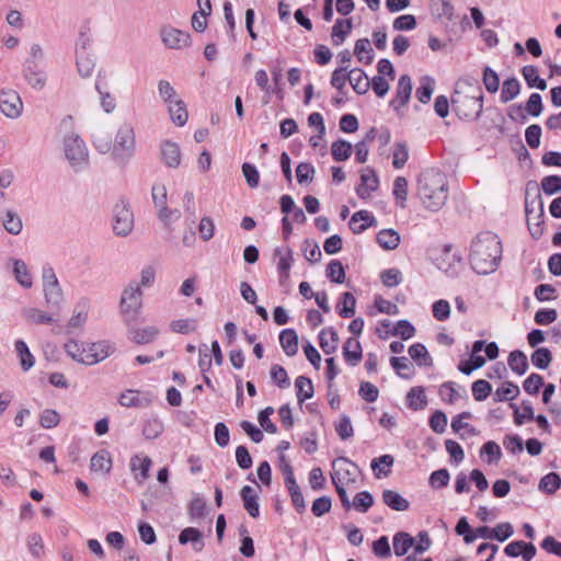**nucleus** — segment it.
<instances>
[{"instance_id":"bf43d9fd","label":"nucleus","mask_w":561,"mask_h":561,"mask_svg":"<svg viewBox=\"0 0 561 561\" xmlns=\"http://www.w3.org/2000/svg\"><path fill=\"white\" fill-rule=\"evenodd\" d=\"M327 277L331 282L342 284L345 280V270L339 260H332L327 266Z\"/></svg>"},{"instance_id":"a878e982","label":"nucleus","mask_w":561,"mask_h":561,"mask_svg":"<svg viewBox=\"0 0 561 561\" xmlns=\"http://www.w3.org/2000/svg\"><path fill=\"white\" fill-rule=\"evenodd\" d=\"M343 356L350 365H357L362 359L360 343L354 337H348L343 346Z\"/></svg>"},{"instance_id":"09e8293b","label":"nucleus","mask_w":561,"mask_h":561,"mask_svg":"<svg viewBox=\"0 0 561 561\" xmlns=\"http://www.w3.org/2000/svg\"><path fill=\"white\" fill-rule=\"evenodd\" d=\"M525 213L526 215L536 214L543 215V201L540 193L537 191L533 196L529 191H526L525 196Z\"/></svg>"},{"instance_id":"13d9d810","label":"nucleus","mask_w":561,"mask_h":561,"mask_svg":"<svg viewBox=\"0 0 561 561\" xmlns=\"http://www.w3.org/2000/svg\"><path fill=\"white\" fill-rule=\"evenodd\" d=\"M482 82H483V85L485 88V90L489 92V93H495L497 92L499 88H500V79H499V76L497 73L489 66H485L483 68V73H482Z\"/></svg>"},{"instance_id":"6ab92c4d","label":"nucleus","mask_w":561,"mask_h":561,"mask_svg":"<svg viewBox=\"0 0 561 561\" xmlns=\"http://www.w3.org/2000/svg\"><path fill=\"white\" fill-rule=\"evenodd\" d=\"M112 351V346L105 341L92 343L87 347V356L85 358H83V364L93 365L99 362H102L103 359L110 356Z\"/></svg>"},{"instance_id":"f03ea898","label":"nucleus","mask_w":561,"mask_h":561,"mask_svg":"<svg viewBox=\"0 0 561 561\" xmlns=\"http://www.w3.org/2000/svg\"><path fill=\"white\" fill-rule=\"evenodd\" d=\"M417 194L425 208L437 211L448 198L446 175L436 169L423 171L417 180Z\"/></svg>"},{"instance_id":"79ce46f5","label":"nucleus","mask_w":561,"mask_h":561,"mask_svg":"<svg viewBox=\"0 0 561 561\" xmlns=\"http://www.w3.org/2000/svg\"><path fill=\"white\" fill-rule=\"evenodd\" d=\"M275 255H280L279 261L277 263V271L279 273V279L282 283L284 279H287L289 277V270L294 261L293 252L289 248H287L285 254L282 255V250L277 248L275 250Z\"/></svg>"},{"instance_id":"2eb2a0df","label":"nucleus","mask_w":561,"mask_h":561,"mask_svg":"<svg viewBox=\"0 0 561 561\" xmlns=\"http://www.w3.org/2000/svg\"><path fill=\"white\" fill-rule=\"evenodd\" d=\"M504 553L511 558H517L522 556L524 561H530L537 553L536 547L531 542H525L523 540H516L510 542L504 548Z\"/></svg>"},{"instance_id":"4d7b16f0","label":"nucleus","mask_w":561,"mask_h":561,"mask_svg":"<svg viewBox=\"0 0 561 561\" xmlns=\"http://www.w3.org/2000/svg\"><path fill=\"white\" fill-rule=\"evenodd\" d=\"M3 227L9 233L16 236L22 231L23 225L16 213L7 210L3 218Z\"/></svg>"},{"instance_id":"5701e85b","label":"nucleus","mask_w":561,"mask_h":561,"mask_svg":"<svg viewBox=\"0 0 561 561\" xmlns=\"http://www.w3.org/2000/svg\"><path fill=\"white\" fill-rule=\"evenodd\" d=\"M394 463V458L391 455H382L374 458L370 468L377 479L387 478L391 473V468Z\"/></svg>"},{"instance_id":"ddd939ff","label":"nucleus","mask_w":561,"mask_h":561,"mask_svg":"<svg viewBox=\"0 0 561 561\" xmlns=\"http://www.w3.org/2000/svg\"><path fill=\"white\" fill-rule=\"evenodd\" d=\"M379 179L374 169L367 167L360 170V184L356 187V194L359 198H369L371 193L377 191Z\"/></svg>"},{"instance_id":"37998d69","label":"nucleus","mask_w":561,"mask_h":561,"mask_svg":"<svg viewBox=\"0 0 561 561\" xmlns=\"http://www.w3.org/2000/svg\"><path fill=\"white\" fill-rule=\"evenodd\" d=\"M427 403L424 389L422 387H413L407 394V404L412 410H422Z\"/></svg>"},{"instance_id":"473e14b6","label":"nucleus","mask_w":561,"mask_h":561,"mask_svg":"<svg viewBox=\"0 0 561 561\" xmlns=\"http://www.w3.org/2000/svg\"><path fill=\"white\" fill-rule=\"evenodd\" d=\"M14 347L16 355L20 359L21 368L24 371L30 370L35 364V358L33 354L30 352L28 346L23 340H16L14 343Z\"/></svg>"},{"instance_id":"2f4dec72","label":"nucleus","mask_w":561,"mask_h":561,"mask_svg":"<svg viewBox=\"0 0 561 561\" xmlns=\"http://www.w3.org/2000/svg\"><path fill=\"white\" fill-rule=\"evenodd\" d=\"M352 27L353 24L351 19L336 20L335 24L332 27L331 34L333 45H341L345 41L346 36L351 33Z\"/></svg>"},{"instance_id":"ea45409f","label":"nucleus","mask_w":561,"mask_h":561,"mask_svg":"<svg viewBox=\"0 0 561 561\" xmlns=\"http://www.w3.org/2000/svg\"><path fill=\"white\" fill-rule=\"evenodd\" d=\"M409 355L417 363L419 366H433V359L422 343L412 344L409 347Z\"/></svg>"},{"instance_id":"69168bd1","label":"nucleus","mask_w":561,"mask_h":561,"mask_svg":"<svg viewBox=\"0 0 561 561\" xmlns=\"http://www.w3.org/2000/svg\"><path fill=\"white\" fill-rule=\"evenodd\" d=\"M471 390H472V396H473L474 400L483 401L492 392V386L489 381H486L484 379H479L472 383Z\"/></svg>"},{"instance_id":"774afa93","label":"nucleus","mask_w":561,"mask_h":561,"mask_svg":"<svg viewBox=\"0 0 561 561\" xmlns=\"http://www.w3.org/2000/svg\"><path fill=\"white\" fill-rule=\"evenodd\" d=\"M541 190L547 195H553L561 191V176L548 175L541 180Z\"/></svg>"},{"instance_id":"f257e3e1","label":"nucleus","mask_w":561,"mask_h":561,"mask_svg":"<svg viewBox=\"0 0 561 561\" xmlns=\"http://www.w3.org/2000/svg\"><path fill=\"white\" fill-rule=\"evenodd\" d=\"M502 257V243L499 237L485 231L479 233L471 242L469 262L471 268L480 275L496 271Z\"/></svg>"},{"instance_id":"9b49d317","label":"nucleus","mask_w":561,"mask_h":561,"mask_svg":"<svg viewBox=\"0 0 561 561\" xmlns=\"http://www.w3.org/2000/svg\"><path fill=\"white\" fill-rule=\"evenodd\" d=\"M461 257L453 252L450 244H445L442 253L435 259L436 266L449 276L457 274V266L460 265Z\"/></svg>"},{"instance_id":"4c0bfd02","label":"nucleus","mask_w":561,"mask_h":561,"mask_svg":"<svg viewBox=\"0 0 561 561\" xmlns=\"http://www.w3.org/2000/svg\"><path fill=\"white\" fill-rule=\"evenodd\" d=\"M296 396L299 403L305 402L313 396V385L310 378L299 376L295 380Z\"/></svg>"},{"instance_id":"603ef678","label":"nucleus","mask_w":561,"mask_h":561,"mask_svg":"<svg viewBox=\"0 0 561 561\" xmlns=\"http://www.w3.org/2000/svg\"><path fill=\"white\" fill-rule=\"evenodd\" d=\"M519 388L512 381H505L495 391V401H510L515 399L519 394Z\"/></svg>"},{"instance_id":"e433bc0d","label":"nucleus","mask_w":561,"mask_h":561,"mask_svg":"<svg viewBox=\"0 0 561 561\" xmlns=\"http://www.w3.org/2000/svg\"><path fill=\"white\" fill-rule=\"evenodd\" d=\"M377 243L385 250H394L400 243V234L393 229H383L377 233Z\"/></svg>"},{"instance_id":"3c124183","label":"nucleus","mask_w":561,"mask_h":561,"mask_svg":"<svg viewBox=\"0 0 561 561\" xmlns=\"http://www.w3.org/2000/svg\"><path fill=\"white\" fill-rule=\"evenodd\" d=\"M543 218H545V214L539 215L538 213H536V214L526 215L528 230H529L531 237L536 240L539 239L543 233V230H545Z\"/></svg>"},{"instance_id":"c9c22d12","label":"nucleus","mask_w":561,"mask_h":561,"mask_svg":"<svg viewBox=\"0 0 561 561\" xmlns=\"http://www.w3.org/2000/svg\"><path fill=\"white\" fill-rule=\"evenodd\" d=\"M354 54L358 61L370 65L374 60V50L368 38H359L355 43Z\"/></svg>"},{"instance_id":"cd10ccee","label":"nucleus","mask_w":561,"mask_h":561,"mask_svg":"<svg viewBox=\"0 0 561 561\" xmlns=\"http://www.w3.org/2000/svg\"><path fill=\"white\" fill-rule=\"evenodd\" d=\"M158 334L159 330L156 327H146L142 329L130 328L128 330L129 339L137 344L150 343L157 337Z\"/></svg>"},{"instance_id":"a18cd8bd","label":"nucleus","mask_w":561,"mask_h":561,"mask_svg":"<svg viewBox=\"0 0 561 561\" xmlns=\"http://www.w3.org/2000/svg\"><path fill=\"white\" fill-rule=\"evenodd\" d=\"M353 147L351 142L344 139H337L331 146V154L335 161H345L352 154Z\"/></svg>"},{"instance_id":"6e6552de","label":"nucleus","mask_w":561,"mask_h":561,"mask_svg":"<svg viewBox=\"0 0 561 561\" xmlns=\"http://www.w3.org/2000/svg\"><path fill=\"white\" fill-rule=\"evenodd\" d=\"M134 228V215L129 207L119 203L114 207L113 231L116 236L126 237Z\"/></svg>"},{"instance_id":"39448f33","label":"nucleus","mask_w":561,"mask_h":561,"mask_svg":"<svg viewBox=\"0 0 561 561\" xmlns=\"http://www.w3.org/2000/svg\"><path fill=\"white\" fill-rule=\"evenodd\" d=\"M66 159L75 172H80L89 165V151L85 142L75 133L64 139Z\"/></svg>"},{"instance_id":"e2e57ef3","label":"nucleus","mask_w":561,"mask_h":561,"mask_svg":"<svg viewBox=\"0 0 561 561\" xmlns=\"http://www.w3.org/2000/svg\"><path fill=\"white\" fill-rule=\"evenodd\" d=\"M66 353L75 360L83 364L87 356V347L75 340H70L65 344Z\"/></svg>"},{"instance_id":"49530a36","label":"nucleus","mask_w":561,"mask_h":561,"mask_svg":"<svg viewBox=\"0 0 561 561\" xmlns=\"http://www.w3.org/2000/svg\"><path fill=\"white\" fill-rule=\"evenodd\" d=\"M390 364L401 378H412L414 374L413 366L407 357H391Z\"/></svg>"},{"instance_id":"412c9836","label":"nucleus","mask_w":561,"mask_h":561,"mask_svg":"<svg viewBox=\"0 0 561 561\" xmlns=\"http://www.w3.org/2000/svg\"><path fill=\"white\" fill-rule=\"evenodd\" d=\"M347 80L357 94H365L370 88V80L363 69L355 68L350 70Z\"/></svg>"},{"instance_id":"423d86ee","label":"nucleus","mask_w":561,"mask_h":561,"mask_svg":"<svg viewBox=\"0 0 561 561\" xmlns=\"http://www.w3.org/2000/svg\"><path fill=\"white\" fill-rule=\"evenodd\" d=\"M121 312L124 320L130 323L137 319L139 310L142 306V290L139 283L130 282L122 293Z\"/></svg>"},{"instance_id":"0eeeda50","label":"nucleus","mask_w":561,"mask_h":561,"mask_svg":"<svg viewBox=\"0 0 561 561\" xmlns=\"http://www.w3.org/2000/svg\"><path fill=\"white\" fill-rule=\"evenodd\" d=\"M332 471L330 473L332 483L345 485L356 481L355 470L358 469L357 465L344 456L335 458L332 463Z\"/></svg>"},{"instance_id":"7c9ffc66","label":"nucleus","mask_w":561,"mask_h":561,"mask_svg":"<svg viewBox=\"0 0 561 561\" xmlns=\"http://www.w3.org/2000/svg\"><path fill=\"white\" fill-rule=\"evenodd\" d=\"M168 111H169L171 121L176 126H184L186 124L187 118H188V112L186 110L185 103L181 99L174 100V102L172 104H169Z\"/></svg>"},{"instance_id":"0e129e2a","label":"nucleus","mask_w":561,"mask_h":561,"mask_svg":"<svg viewBox=\"0 0 561 561\" xmlns=\"http://www.w3.org/2000/svg\"><path fill=\"white\" fill-rule=\"evenodd\" d=\"M434 91V81L425 77L421 80V85L416 89L415 96L421 103H427Z\"/></svg>"},{"instance_id":"4be33fe9","label":"nucleus","mask_w":561,"mask_h":561,"mask_svg":"<svg viewBox=\"0 0 561 561\" xmlns=\"http://www.w3.org/2000/svg\"><path fill=\"white\" fill-rule=\"evenodd\" d=\"M241 499L243 501V506L249 515L253 518L259 517L260 515V505L257 502V494L254 489L250 485H244L240 492Z\"/></svg>"},{"instance_id":"393cba45","label":"nucleus","mask_w":561,"mask_h":561,"mask_svg":"<svg viewBox=\"0 0 561 561\" xmlns=\"http://www.w3.org/2000/svg\"><path fill=\"white\" fill-rule=\"evenodd\" d=\"M382 502L397 512H404L410 507V502L393 490H383Z\"/></svg>"},{"instance_id":"680f3d73","label":"nucleus","mask_w":561,"mask_h":561,"mask_svg":"<svg viewBox=\"0 0 561 561\" xmlns=\"http://www.w3.org/2000/svg\"><path fill=\"white\" fill-rule=\"evenodd\" d=\"M552 360L551 352L547 347L537 348L531 354V363L539 369H546Z\"/></svg>"},{"instance_id":"de8ad7c7","label":"nucleus","mask_w":561,"mask_h":561,"mask_svg":"<svg viewBox=\"0 0 561 561\" xmlns=\"http://www.w3.org/2000/svg\"><path fill=\"white\" fill-rule=\"evenodd\" d=\"M13 273L16 282L24 288L32 287V277L26 264L22 260H15L13 264Z\"/></svg>"},{"instance_id":"5fc2aeb1","label":"nucleus","mask_w":561,"mask_h":561,"mask_svg":"<svg viewBox=\"0 0 561 561\" xmlns=\"http://www.w3.org/2000/svg\"><path fill=\"white\" fill-rule=\"evenodd\" d=\"M24 319L35 324H48L53 322V318L45 311L37 308H26L22 311Z\"/></svg>"},{"instance_id":"aec40b11","label":"nucleus","mask_w":561,"mask_h":561,"mask_svg":"<svg viewBox=\"0 0 561 561\" xmlns=\"http://www.w3.org/2000/svg\"><path fill=\"white\" fill-rule=\"evenodd\" d=\"M348 225L354 233H362L368 227L376 226L377 220L368 210H359L353 214Z\"/></svg>"},{"instance_id":"c756f323","label":"nucleus","mask_w":561,"mask_h":561,"mask_svg":"<svg viewBox=\"0 0 561 561\" xmlns=\"http://www.w3.org/2000/svg\"><path fill=\"white\" fill-rule=\"evenodd\" d=\"M90 468L94 472L107 474L112 468V458L108 451L100 450L91 458Z\"/></svg>"},{"instance_id":"dca6fc26","label":"nucleus","mask_w":561,"mask_h":561,"mask_svg":"<svg viewBox=\"0 0 561 561\" xmlns=\"http://www.w3.org/2000/svg\"><path fill=\"white\" fill-rule=\"evenodd\" d=\"M151 466L152 461L148 456L135 455L130 458V471L139 484H142L149 478Z\"/></svg>"},{"instance_id":"58836bf2","label":"nucleus","mask_w":561,"mask_h":561,"mask_svg":"<svg viewBox=\"0 0 561 561\" xmlns=\"http://www.w3.org/2000/svg\"><path fill=\"white\" fill-rule=\"evenodd\" d=\"M522 75L529 88H537L541 91L547 89V83L538 76V69L536 66L528 65L523 67Z\"/></svg>"},{"instance_id":"f3484780","label":"nucleus","mask_w":561,"mask_h":561,"mask_svg":"<svg viewBox=\"0 0 561 561\" xmlns=\"http://www.w3.org/2000/svg\"><path fill=\"white\" fill-rule=\"evenodd\" d=\"M411 92V78L408 75H402L398 80L396 98L391 100L390 106H392L394 111H398L401 106H404L410 100Z\"/></svg>"},{"instance_id":"338daca9","label":"nucleus","mask_w":561,"mask_h":561,"mask_svg":"<svg viewBox=\"0 0 561 561\" xmlns=\"http://www.w3.org/2000/svg\"><path fill=\"white\" fill-rule=\"evenodd\" d=\"M353 506L362 513H366L374 504V497L368 491H362L354 496Z\"/></svg>"},{"instance_id":"72a5a7b5","label":"nucleus","mask_w":561,"mask_h":561,"mask_svg":"<svg viewBox=\"0 0 561 561\" xmlns=\"http://www.w3.org/2000/svg\"><path fill=\"white\" fill-rule=\"evenodd\" d=\"M202 533L194 527L184 528L179 536V542L181 545H186L187 542L193 543V548L195 551H201L204 547V542L202 540Z\"/></svg>"},{"instance_id":"20e7f679","label":"nucleus","mask_w":561,"mask_h":561,"mask_svg":"<svg viewBox=\"0 0 561 561\" xmlns=\"http://www.w3.org/2000/svg\"><path fill=\"white\" fill-rule=\"evenodd\" d=\"M451 107L456 115L461 119H478L483 107V93L481 89L478 88L477 95H467L456 92L451 98Z\"/></svg>"},{"instance_id":"9d476101","label":"nucleus","mask_w":561,"mask_h":561,"mask_svg":"<svg viewBox=\"0 0 561 561\" xmlns=\"http://www.w3.org/2000/svg\"><path fill=\"white\" fill-rule=\"evenodd\" d=\"M153 398V394L149 391L127 389L121 393L118 403L125 408H147L151 404Z\"/></svg>"},{"instance_id":"6e6d98bb","label":"nucleus","mask_w":561,"mask_h":561,"mask_svg":"<svg viewBox=\"0 0 561 561\" xmlns=\"http://www.w3.org/2000/svg\"><path fill=\"white\" fill-rule=\"evenodd\" d=\"M26 545L28 548L30 553L35 559H41L45 553V547L43 542V538L39 534L33 533L27 536Z\"/></svg>"},{"instance_id":"a19ab883","label":"nucleus","mask_w":561,"mask_h":561,"mask_svg":"<svg viewBox=\"0 0 561 561\" xmlns=\"http://www.w3.org/2000/svg\"><path fill=\"white\" fill-rule=\"evenodd\" d=\"M520 92V83L519 81L512 77L506 80H504L502 90H501V102L502 103H508L510 101L514 100Z\"/></svg>"},{"instance_id":"c03bdc74","label":"nucleus","mask_w":561,"mask_h":561,"mask_svg":"<svg viewBox=\"0 0 561 561\" xmlns=\"http://www.w3.org/2000/svg\"><path fill=\"white\" fill-rule=\"evenodd\" d=\"M508 366L517 375H524L528 369V360L522 351H513L508 355Z\"/></svg>"},{"instance_id":"a211bd4d","label":"nucleus","mask_w":561,"mask_h":561,"mask_svg":"<svg viewBox=\"0 0 561 561\" xmlns=\"http://www.w3.org/2000/svg\"><path fill=\"white\" fill-rule=\"evenodd\" d=\"M160 157L169 168H178L181 163V150L176 142L164 140L160 144Z\"/></svg>"},{"instance_id":"f8f14e48","label":"nucleus","mask_w":561,"mask_h":561,"mask_svg":"<svg viewBox=\"0 0 561 561\" xmlns=\"http://www.w3.org/2000/svg\"><path fill=\"white\" fill-rule=\"evenodd\" d=\"M22 75L25 81L35 90H42L46 84V75L42 64L24 61Z\"/></svg>"},{"instance_id":"052dcab7","label":"nucleus","mask_w":561,"mask_h":561,"mask_svg":"<svg viewBox=\"0 0 561 561\" xmlns=\"http://www.w3.org/2000/svg\"><path fill=\"white\" fill-rule=\"evenodd\" d=\"M46 304L53 308H59L62 302V290L59 284L44 288Z\"/></svg>"},{"instance_id":"c85d7f7f","label":"nucleus","mask_w":561,"mask_h":561,"mask_svg":"<svg viewBox=\"0 0 561 561\" xmlns=\"http://www.w3.org/2000/svg\"><path fill=\"white\" fill-rule=\"evenodd\" d=\"M394 554L402 557L414 546V538L404 531L397 533L392 538Z\"/></svg>"},{"instance_id":"f704fd0d","label":"nucleus","mask_w":561,"mask_h":561,"mask_svg":"<svg viewBox=\"0 0 561 561\" xmlns=\"http://www.w3.org/2000/svg\"><path fill=\"white\" fill-rule=\"evenodd\" d=\"M356 299L352 293H343L336 305V310L342 318H352L355 314Z\"/></svg>"},{"instance_id":"bb28decb","label":"nucleus","mask_w":561,"mask_h":561,"mask_svg":"<svg viewBox=\"0 0 561 561\" xmlns=\"http://www.w3.org/2000/svg\"><path fill=\"white\" fill-rule=\"evenodd\" d=\"M279 343L287 356H294L298 352V335L293 329H285L279 334Z\"/></svg>"},{"instance_id":"7ed1b4c3","label":"nucleus","mask_w":561,"mask_h":561,"mask_svg":"<svg viewBox=\"0 0 561 561\" xmlns=\"http://www.w3.org/2000/svg\"><path fill=\"white\" fill-rule=\"evenodd\" d=\"M136 136L130 123H123L115 135L112 158L119 164H126L135 154Z\"/></svg>"},{"instance_id":"b1692460","label":"nucleus","mask_w":561,"mask_h":561,"mask_svg":"<svg viewBox=\"0 0 561 561\" xmlns=\"http://www.w3.org/2000/svg\"><path fill=\"white\" fill-rule=\"evenodd\" d=\"M339 335L332 328H324L319 333V344L325 354H332L337 348Z\"/></svg>"},{"instance_id":"4468645a","label":"nucleus","mask_w":561,"mask_h":561,"mask_svg":"<svg viewBox=\"0 0 561 561\" xmlns=\"http://www.w3.org/2000/svg\"><path fill=\"white\" fill-rule=\"evenodd\" d=\"M161 36L162 42L171 49L187 47L191 41L188 33L173 27L163 28Z\"/></svg>"},{"instance_id":"1a4fd4ad","label":"nucleus","mask_w":561,"mask_h":561,"mask_svg":"<svg viewBox=\"0 0 561 561\" xmlns=\"http://www.w3.org/2000/svg\"><path fill=\"white\" fill-rule=\"evenodd\" d=\"M0 110L9 118H18L23 111V103L14 90H2L0 93Z\"/></svg>"},{"instance_id":"8fccbe9b","label":"nucleus","mask_w":561,"mask_h":561,"mask_svg":"<svg viewBox=\"0 0 561 561\" xmlns=\"http://www.w3.org/2000/svg\"><path fill=\"white\" fill-rule=\"evenodd\" d=\"M561 486V478L556 472L543 476L539 482V490L547 494H554Z\"/></svg>"},{"instance_id":"864d4df0","label":"nucleus","mask_w":561,"mask_h":561,"mask_svg":"<svg viewBox=\"0 0 561 561\" xmlns=\"http://www.w3.org/2000/svg\"><path fill=\"white\" fill-rule=\"evenodd\" d=\"M95 67L94 58L90 54L77 55V69L82 78L92 76Z\"/></svg>"}]
</instances>
